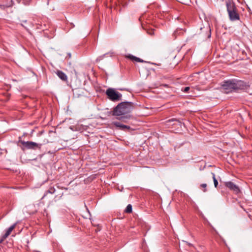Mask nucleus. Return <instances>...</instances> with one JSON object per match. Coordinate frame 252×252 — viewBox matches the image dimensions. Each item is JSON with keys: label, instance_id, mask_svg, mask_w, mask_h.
Returning <instances> with one entry per match:
<instances>
[{"label": "nucleus", "instance_id": "7", "mask_svg": "<svg viewBox=\"0 0 252 252\" xmlns=\"http://www.w3.org/2000/svg\"><path fill=\"white\" fill-rule=\"evenodd\" d=\"M226 6L228 13L237 9L235 3L232 0H226Z\"/></svg>", "mask_w": 252, "mask_h": 252}, {"label": "nucleus", "instance_id": "3", "mask_svg": "<svg viewBox=\"0 0 252 252\" xmlns=\"http://www.w3.org/2000/svg\"><path fill=\"white\" fill-rule=\"evenodd\" d=\"M233 81L234 91L245 90L249 88V86L243 81L233 80Z\"/></svg>", "mask_w": 252, "mask_h": 252}, {"label": "nucleus", "instance_id": "8", "mask_svg": "<svg viewBox=\"0 0 252 252\" xmlns=\"http://www.w3.org/2000/svg\"><path fill=\"white\" fill-rule=\"evenodd\" d=\"M229 18L231 21H236L240 19L239 15L237 12V9L235 10L228 13Z\"/></svg>", "mask_w": 252, "mask_h": 252}, {"label": "nucleus", "instance_id": "12", "mask_svg": "<svg viewBox=\"0 0 252 252\" xmlns=\"http://www.w3.org/2000/svg\"><path fill=\"white\" fill-rule=\"evenodd\" d=\"M55 191H56V189L54 187H50L49 189L46 192V193L44 194L43 197H44L45 195H46V194L48 193H51V194H53L55 192Z\"/></svg>", "mask_w": 252, "mask_h": 252}, {"label": "nucleus", "instance_id": "19", "mask_svg": "<svg viewBox=\"0 0 252 252\" xmlns=\"http://www.w3.org/2000/svg\"><path fill=\"white\" fill-rule=\"evenodd\" d=\"M211 37V31H210V30H209V33L208 35V37Z\"/></svg>", "mask_w": 252, "mask_h": 252}, {"label": "nucleus", "instance_id": "20", "mask_svg": "<svg viewBox=\"0 0 252 252\" xmlns=\"http://www.w3.org/2000/svg\"><path fill=\"white\" fill-rule=\"evenodd\" d=\"M211 227H212V228L214 229V230L216 232H217V231H216V230L215 229L214 227H212V226H211Z\"/></svg>", "mask_w": 252, "mask_h": 252}, {"label": "nucleus", "instance_id": "17", "mask_svg": "<svg viewBox=\"0 0 252 252\" xmlns=\"http://www.w3.org/2000/svg\"><path fill=\"white\" fill-rule=\"evenodd\" d=\"M127 57L133 61H135L136 58V57L131 55L127 56Z\"/></svg>", "mask_w": 252, "mask_h": 252}, {"label": "nucleus", "instance_id": "13", "mask_svg": "<svg viewBox=\"0 0 252 252\" xmlns=\"http://www.w3.org/2000/svg\"><path fill=\"white\" fill-rule=\"evenodd\" d=\"M132 206L131 204H128L125 210V212L127 213H130L132 212Z\"/></svg>", "mask_w": 252, "mask_h": 252}, {"label": "nucleus", "instance_id": "15", "mask_svg": "<svg viewBox=\"0 0 252 252\" xmlns=\"http://www.w3.org/2000/svg\"><path fill=\"white\" fill-rule=\"evenodd\" d=\"M206 187H207L206 184H202L200 185V188H202L204 189L203 190L204 192L206 191V190H207Z\"/></svg>", "mask_w": 252, "mask_h": 252}, {"label": "nucleus", "instance_id": "18", "mask_svg": "<svg viewBox=\"0 0 252 252\" xmlns=\"http://www.w3.org/2000/svg\"><path fill=\"white\" fill-rule=\"evenodd\" d=\"M135 61L137 62H143V61L141 60V59L137 58L136 57Z\"/></svg>", "mask_w": 252, "mask_h": 252}, {"label": "nucleus", "instance_id": "10", "mask_svg": "<svg viewBox=\"0 0 252 252\" xmlns=\"http://www.w3.org/2000/svg\"><path fill=\"white\" fill-rule=\"evenodd\" d=\"M58 76L63 81H66L67 80L66 75L62 71L58 70L56 72Z\"/></svg>", "mask_w": 252, "mask_h": 252}, {"label": "nucleus", "instance_id": "6", "mask_svg": "<svg viewBox=\"0 0 252 252\" xmlns=\"http://www.w3.org/2000/svg\"><path fill=\"white\" fill-rule=\"evenodd\" d=\"M224 185L227 188L236 193H238L240 192L239 187L232 182H225Z\"/></svg>", "mask_w": 252, "mask_h": 252}, {"label": "nucleus", "instance_id": "1", "mask_svg": "<svg viewBox=\"0 0 252 252\" xmlns=\"http://www.w3.org/2000/svg\"><path fill=\"white\" fill-rule=\"evenodd\" d=\"M133 108V103L131 102L125 101L119 104L114 109L113 115L117 116V119L123 122L130 118L127 114L130 113Z\"/></svg>", "mask_w": 252, "mask_h": 252}, {"label": "nucleus", "instance_id": "2", "mask_svg": "<svg viewBox=\"0 0 252 252\" xmlns=\"http://www.w3.org/2000/svg\"><path fill=\"white\" fill-rule=\"evenodd\" d=\"M106 94L108 97L113 101H118L121 99L122 95L116 92L114 89L109 88L106 91Z\"/></svg>", "mask_w": 252, "mask_h": 252}, {"label": "nucleus", "instance_id": "14", "mask_svg": "<svg viewBox=\"0 0 252 252\" xmlns=\"http://www.w3.org/2000/svg\"><path fill=\"white\" fill-rule=\"evenodd\" d=\"M213 176V181L215 188H217L218 185V182L215 177V174L213 173H212Z\"/></svg>", "mask_w": 252, "mask_h": 252}, {"label": "nucleus", "instance_id": "16", "mask_svg": "<svg viewBox=\"0 0 252 252\" xmlns=\"http://www.w3.org/2000/svg\"><path fill=\"white\" fill-rule=\"evenodd\" d=\"M189 89H190V88L189 87H186L184 88H182V91L185 93H188Z\"/></svg>", "mask_w": 252, "mask_h": 252}, {"label": "nucleus", "instance_id": "11", "mask_svg": "<svg viewBox=\"0 0 252 252\" xmlns=\"http://www.w3.org/2000/svg\"><path fill=\"white\" fill-rule=\"evenodd\" d=\"M16 225V223H14L7 229L6 233L3 236V239H5L10 235L12 231L15 228Z\"/></svg>", "mask_w": 252, "mask_h": 252}, {"label": "nucleus", "instance_id": "9", "mask_svg": "<svg viewBox=\"0 0 252 252\" xmlns=\"http://www.w3.org/2000/svg\"><path fill=\"white\" fill-rule=\"evenodd\" d=\"M112 124L115 126L116 127L119 128V129L123 130H125L126 129H129L130 126L123 125L119 122H113Z\"/></svg>", "mask_w": 252, "mask_h": 252}, {"label": "nucleus", "instance_id": "4", "mask_svg": "<svg viewBox=\"0 0 252 252\" xmlns=\"http://www.w3.org/2000/svg\"><path fill=\"white\" fill-rule=\"evenodd\" d=\"M233 85V80L225 81L222 85V89L225 93L227 94L234 91Z\"/></svg>", "mask_w": 252, "mask_h": 252}, {"label": "nucleus", "instance_id": "5", "mask_svg": "<svg viewBox=\"0 0 252 252\" xmlns=\"http://www.w3.org/2000/svg\"><path fill=\"white\" fill-rule=\"evenodd\" d=\"M21 143L25 147L29 149H36L37 148L40 149L41 144H38L35 142L32 141H27L25 142L24 141H21Z\"/></svg>", "mask_w": 252, "mask_h": 252}]
</instances>
